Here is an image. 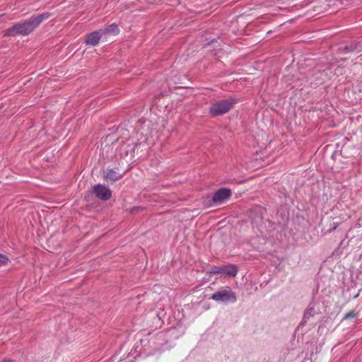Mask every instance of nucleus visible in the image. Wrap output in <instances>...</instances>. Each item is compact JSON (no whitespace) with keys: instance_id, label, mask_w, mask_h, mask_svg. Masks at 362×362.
Segmentation results:
<instances>
[{"instance_id":"nucleus-14","label":"nucleus","mask_w":362,"mask_h":362,"mask_svg":"<svg viewBox=\"0 0 362 362\" xmlns=\"http://www.w3.org/2000/svg\"><path fill=\"white\" fill-rule=\"evenodd\" d=\"M356 316V313L354 311H351L345 314L344 317V320H348L349 318H353Z\"/></svg>"},{"instance_id":"nucleus-3","label":"nucleus","mask_w":362,"mask_h":362,"mask_svg":"<svg viewBox=\"0 0 362 362\" xmlns=\"http://www.w3.org/2000/svg\"><path fill=\"white\" fill-rule=\"evenodd\" d=\"M237 103L238 100L233 97L216 100L211 105L209 112L212 117L223 115L233 108Z\"/></svg>"},{"instance_id":"nucleus-7","label":"nucleus","mask_w":362,"mask_h":362,"mask_svg":"<svg viewBox=\"0 0 362 362\" xmlns=\"http://www.w3.org/2000/svg\"><path fill=\"white\" fill-rule=\"evenodd\" d=\"M93 192L95 196L102 201H107L112 197L111 190L104 185L97 184L94 185Z\"/></svg>"},{"instance_id":"nucleus-10","label":"nucleus","mask_w":362,"mask_h":362,"mask_svg":"<svg viewBox=\"0 0 362 362\" xmlns=\"http://www.w3.org/2000/svg\"><path fill=\"white\" fill-rule=\"evenodd\" d=\"M315 315V310L313 307H308L303 313L302 320L300 322V325L304 326L310 317Z\"/></svg>"},{"instance_id":"nucleus-2","label":"nucleus","mask_w":362,"mask_h":362,"mask_svg":"<svg viewBox=\"0 0 362 362\" xmlns=\"http://www.w3.org/2000/svg\"><path fill=\"white\" fill-rule=\"evenodd\" d=\"M164 341L165 339L161 332L156 334L148 333L140 340L141 345L143 346L144 351L149 354H154L160 351Z\"/></svg>"},{"instance_id":"nucleus-9","label":"nucleus","mask_w":362,"mask_h":362,"mask_svg":"<svg viewBox=\"0 0 362 362\" xmlns=\"http://www.w3.org/2000/svg\"><path fill=\"white\" fill-rule=\"evenodd\" d=\"M100 30L103 36L107 35H117L119 33L117 25L115 23L109 25L105 28L100 29Z\"/></svg>"},{"instance_id":"nucleus-6","label":"nucleus","mask_w":362,"mask_h":362,"mask_svg":"<svg viewBox=\"0 0 362 362\" xmlns=\"http://www.w3.org/2000/svg\"><path fill=\"white\" fill-rule=\"evenodd\" d=\"M232 196V191L229 188L223 187L216 190L211 197L209 206H218L228 200Z\"/></svg>"},{"instance_id":"nucleus-17","label":"nucleus","mask_w":362,"mask_h":362,"mask_svg":"<svg viewBox=\"0 0 362 362\" xmlns=\"http://www.w3.org/2000/svg\"><path fill=\"white\" fill-rule=\"evenodd\" d=\"M3 362H13L11 359H4Z\"/></svg>"},{"instance_id":"nucleus-1","label":"nucleus","mask_w":362,"mask_h":362,"mask_svg":"<svg viewBox=\"0 0 362 362\" xmlns=\"http://www.w3.org/2000/svg\"><path fill=\"white\" fill-rule=\"evenodd\" d=\"M51 14L48 12L42 13L37 16H33L30 18L15 23L11 27L3 32L4 37L16 35L27 36L30 35L40 23L48 19Z\"/></svg>"},{"instance_id":"nucleus-11","label":"nucleus","mask_w":362,"mask_h":362,"mask_svg":"<svg viewBox=\"0 0 362 362\" xmlns=\"http://www.w3.org/2000/svg\"><path fill=\"white\" fill-rule=\"evenodd\" d=\"M122 177V175L115 171L113 169H108L106 174L104 175V178L107 180L112 182L117 181Z\"/></svg>"},{"instance_id":"nucleus-16","label":"nucleus","mask_w":362,"mask_h":362,"mask_svg":"<svg viewBox=\"0 0 362 362\" xmlns=\"http://www.w3.org/2000/svg\"><path fill=\"white\" fill-rule=\"evenodd\" d=\"M339 224L337 223H332V227L329 229V232H332L334 230H335L337 229V228L338 227Z\"/></svg>"},{"instance_id":"nucleus-15","label":"nucleus","mask_w":362,"mask_h":362,"mask_svg":"<svg viewBox=\"0 0 362 362\" xmlns=\"http://www.w3.org/2000/svg\"><path fill=\"white\" fill-rule=\"evenodd\" d=\"M143 210V207H141V206H134L133 207L132 209H131V213L132 214H135V213H138L140 211H142Z\"/></svg>"},{"instance_id":"nucleus-12","label":"nucleus","mask_w":362,"mask_h":362,"mask_svg":"<svg viewBox=\"0 0 362 362\" xmlns=\"http://www.w3.org/2000/svg\"><path fill=\"white\" fill-rule=\"evenodd\" d=\"M361 49L362 47H361L359 43H356L355 45H351L349 47L346 46L345 47V49L349 52H354V50L361 51Z\"/></svg>"},{"instance_id":"nucleus-13","label":"nucleus","mask_w":362,"mask_h":362,"mask_svg":"<svg viewBox=\"0 0 362 362\" xmlns=\"http://www.w3.org/2000/svg\"><path fill=\"white\" fill-rule=\"evenodd\" d=\"M9 262L8 257L3 254H0V267L7 265Z\"/></svg>"},{"instance_id":"nucleus-5","label":"nucleus","mask_w":362,"mask_h":362,"mask_svg":"<svg viewBox=\"0 0 362 362\" xmlns=\"http://www.w3.org/2000/svg\"><path fill=\"white\" fill-rule=\"evenodd\" d=\"M238 273V268L235 264H227L223 266H210V268L206 271V274L209 276L215 274H225L229 276H235Z\"/></svg>"},{"instance_id":"nucleus-8","label":"nucleus","mask_w":362,"mask_h":362,"mask_svg":"<svg viewBox=\"0 0 362 362\" xmlns=\"http://www.w3.org/2000/svg\"><path fill=\"white\" fill-rule=\"evenodd\" d=\"M103 37L100 30H95L85 35L84 42L88 45H97L100 39Z\"/></svg>"},{"instance_id":"nucleus-4","label":"nucleus","mask_w":362,"mask_h":362,"mask_svg":"<svg viewBox=\"0 0 362 362\" xmlns=\"http://www.w3.org/2000/svg\"><path fill=\"white\" fill-rule=\"evenodd\" d=\"M211 299L218 303H233L236 302L237 297L230 287H225L214 293L211 296Z\"/></svg>"}]
</instances>
